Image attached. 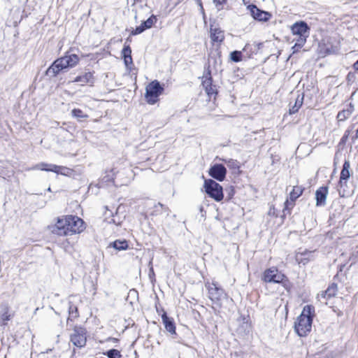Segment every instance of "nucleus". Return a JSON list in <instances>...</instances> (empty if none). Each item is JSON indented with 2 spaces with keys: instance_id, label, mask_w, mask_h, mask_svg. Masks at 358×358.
<instances>
[{
  "instance_id": "obj_1",
  "label": "nucleus",
  "mask_w": 358,
  "mask_h": 358,
  "mask_svg": "<svg viewBox=\"0 0 358 358\" xmlns=\"http://www.w3.org/2000/svg\"><path fill=\"white\" fill-rule=\"evenodd\" d=\"M84 221L74 215H64L57 219L52 231L59 236L79 234L85 229Z\"/></svg>"
},
{
  "instance_id": "obj_2",
  "label": "nucleus",
  "mask_w": 358,
  "mask_h": 358,
  "mask_svg": "<svg viewBox=\"0 0 358 358\" xmlns=\"http://www.w3.org/2000/svg\"><path fill=\"white\" fill-rule=\"evenodd\" d=\"M315 316L314 306L306 305L303 308L301 313L294 322V330L299 336H306L311 331Z\"/></svg>"
},
{
  "instance_id": "obj_3",
  "label": "nucleus",
  "mask_w": 358,
  "mask_h": 358,
  "mask_svg": "<svg viewBox=\"0 0 358 358\" xmlns=\"http://www.w3.org/2000/svg\"><path fill=\"white\" fill-rule=\"evenodd\" d=\"M290 30L294 36L292 43H294V45L292 47V53H295L306 43L310 34V27L306 22L298 21L291 26Z\"/></svg>"
},
{
  "instance_id": "obj_4",
  "label": "nucleus",
  "mask_w": 358,
  "mask_h": 358,
  "mask_svg": "<svg viewBox=\"0 0 358 358\" xmlns=\"http://www.w3.org/2000/svg\"><path fill=\"white\" fill-rule=\"evenodd\" d=\"M78 62L79 57L77 55H65L55 60L48 69L46 73L49 76H55L64 69L74 67Z\"/></svg>"
},
{
  "instance_id": "obj_5",
  "label": "nucleus",
  "mask_w": 358,
  "mask_h": 358,
  "mask_svg": "<svg viewBox=\"0 0 358 358\" xmlns=\"http://www.w3.org/2000/svg\"><path fill=\"white\" fill-rule=\"evenodd\" d=\"M203 187L206 192L210 197L216 201H220L224 198L222 187L215 181L211 179L204 180Z\"/></svg>"
},
{
  "instance_id": "obj_6",
  "label": "nucleus",
  "mask_w": 358,
  "mask_h": 358,
  "mask_svg": "<svg viewBox=\"0 0 358 358\" xmlns=\"http://www.w3.org/2000/svg\"><path fill=\"white\" fill-rule=\"evenodd\" d=\"M145 98L149 104H154L158 101V97L162 94L163 87L157 80L151 82L145 88Z\"/></svg>"
},
{
  "instance_id": "obj_7",
  "label": "nucleus",
  "mask_w": 358,
  "mask_h": 358,
  "mask_svg": "<svg viewBox=\"0 0 358 358\" xmlns=\"http://www.w3.org/2000/svg\"><path fill=\"white\" fill-rule=\"evenodd\" d=\"M31 169L51 171L64 176H69L72 171L70 169L64 166H57L44 162L38 163L34 165L32 168H31Z\"/></svg>"
},
{
  "instance_id": "obj_8",
  "label": "nucleus",
  "mask_w": 358,
  "mask_h": 358,
  "mask_svg": "<svg viewBox=\"0 0 358 358\" xmlns=\"http://www.w3.org/2000/svg\"><path fill=\"white\" fill-rule=\"evenodd\" d=\"M285 278V275L275 267L266 269L263 274V280L266 282L280 283Z\"/></svg>"
},
{
  "instance_id": "obj_9",
  "label": "nucleus",
  "mask_w": 358,
  "mask_h": 358,
  "mask_svg": "<svg viewBox=\"0 0 358 358\" xmlns=\"http://www.w3.org/2000/svg\"><path fill=\"white\" fill-rule=\"evenodd\" d=\"M208 294L210 299L219 306L221 301L227 297L224 290L215 284L212 283L208 287Z\"/></svg>"
},
{
  "instance_id": "obj_10",
  "label": "nucleus",
  "mask_w": 358,
  "mask_h": 358,
  "mask_svg": "<svg viewBox=\"0 0 358 358\" xmlns=\"http://www.w3.org/2000/svg\"><path fill=\"white\" fill-rule=\"evenodd\" d=\"M86 332L83 328H75L71 335V341L75 346L82 348L86 344Z\"/></svg>"
},
{
  "instance_id": "obj_11",
  "label": "nucleus",
  "mask_w": 358,
  "mask_h": 358,
  "mask_svg": "<svg viewBox=\"0 0 358 358\" xmlns=\"http://www.w3.org/2000/svg\"><path fill=\"white\" fill-rule=\"evenodd\" d=\"M247 8L251 16L260 22H267L272 16L270 13L259 9L255 5H248Z\"/></svg>"
},
{
  "instance_id": "obj_12",
  "label": "nucleus",
  "mask_w": 358,
  "mask_h": 358,
  "mask_svg": "<svg viewBox=\"0 0 358 358\" xmlns=\"http://www.w3.org/2000/svg\"><path fill=\"white\" fill-rule=\"evenodd\" d=\"M295 258L299 264L306 265L310 261H313L315 259V254L313 251L299 250L296 252Z\"/></svg>"
},
{
  "instance_id": "obj_13",
  "label": "nucleus",
  "mask_w": 358,
  "mask_h": 358,
  "mask_svg": "<svg viewBox=\"0 0 358 358\" xmlns=\"http://www.w3.org/2000/svg\"><path fill=\"white\" fill-rule=\"evenodd\" d=\"M208 173L218 181H223L226 176L227 170L222 164H215L210 169Z\"/></svg>"
},
{
  "instance_id": "obj_14",
  "label": "nucleus",
  "mask_w": 358,
  "mask_h": 358,
  "mask_svg": "<svg viewBox=\"0 0 358 358\" xmlns=\"http://www.w3.org/2000/svg\"><path fill=\"white\" fill-rule=\"evenodd\" d=\"M210 38L213 43H221L224 39V33L216 25L210 24Z\"/></svg>"
},
{
  "instance_id": "obj_15",
  "label": "nucleus",
  "mask_w": 358,
  "mask_h": 358,
  "mask_svg": "<svg viewBox=\"0 0 358 358\" xmlns=\"http://www.w3.org/2000/svg\"><path fill=\"white\" fill-rule=\"evenodd\" d=\"M327 194L328 188L327 187H321L316 191V206H324L325 204Z\"/></svg>"
},
{
  "instance_id": "obj_16",
  "label": "nucleus",
  "mask_w": 358,
  "mask_h": 358,
  "mask_svg": "<svg viewBox=\"0 0 358 358\" xmlns=\"http://www.w3.org/2000/svg\"><path fill=\"white\" fill-rule=\"evenodd\" d=\"M94 77L92 73L87 72L83 75L77 76L73 82L80 83L81 85H85L87 84L92 85L94 83Z\"/></svg>"
},
{
  "instance_id": "obj_17",
  "label": "nucleus",
  "mask_w": 358,
  "mask_h": 358,
  "mask_svg": "<svg viewBox=\"0 0 358 358\" xmlns=\"http://www.w3.org/2000/svg\"><path fill=\"white\" fill-rule=\"evenodd\" d=\"M163 323L164 324L165 329L170 332L171 334L176 333V327L173 323V321L171 318L167 317L166 313H164L162 316Z\"/></svg>"
},
{
  "instance_id": "obj_18",
  "label": "nucleus",
  "mask_w": 358,
  "mask_h": 358,
  "mask_svg": "<svg viewBox=\"0 0 358 358\" xmlns=\"http://www.w3.org/2000/svg\"><path fill=\"white\" fill-rule=\"evenodd\" d=\"M337 292V287L336 285H332L329 286L327 290L324 292H322L320 294V296L324 299H329L332 296H334L336 294Z\"/></svg>"
},
{
  "instance_id": "obj_19",
  "label": "nucleus",
  "mask_w": 358,
  "mask_h": 358,
  "mask_svg": "<svg viewBox=\"0 0 358 358\" xmlns=\"http://www.w3.org/2000/svg\"><path fill=\"white\" fill-rule=\"evenodd\" d=\"M350 164L348 162H345L343 164V169L341 173L340 177V183L343 185V181H345L350 177Z\"/></svg>"
},
{
  "instance_id": "obj_20",
  "label": "nucleus",
  "mask_w": 358,
  "mask_h": 358,
  "mask_svg": "<svg viewBox=\"0 0 358 358\" xmlns=\"http://www.w3.org/2000/svg\"><path fill=\"white\" fill-rule=\"evenodd\" d=\"M303 189L300 186H294L292 192L289 193L290 199L294 201L299 198L303 193Z\"/></svg>"
},
{
  "instance_id": "obj_21",
  "label": "nucleus",
  "mask_w": 358,
  "mask_h": 358,
  "mask_svg": "<svg viewBox=\"0 0 358 358\" xmlns=\"http://www.w3.org/2000/svg\"><path fill=\"white\" fill-rule=\"evenodd\" d=\"M353 108L352 106H350V108L343 110L342 111L339 112L337 115V118L338 121H344L347 118H348L351 114L352 113Z\"/></svg>"
},
{
  "instance_id": "obj_22",
  "label": "nucleus",
  "mask_w": 358,
  "mask_h": 358,
  "mask_svg": "<svg viewBox=\"0 0 358 358\" xmlns=\"http://www.w3.org/2000/svg\"><path fill=\"white\" fill-rule=\"evenodd\" d=\"M71 114L73 117H76L79 121H83L88 117V115L79 108H74L72 110Z\"/></svg>"
},
{
  "instance_id": "obj_23",
  "label": "nucleus",
  "mask_w": 358,
  "mask_h": 358,
  "mask_svg": "<svg viewBox=\"0 0 358 358\" xmlns=\"http://www.w3.org/2000/svg\"><path fill=\"white\" fill-rule=\"evenodd\" d=\"M113 246L117 250H124L127 249L128 243L124 241H115L113 243Z\"/></svg>"
},
{
  "instance_id": "obj_24",
  "label": "nucleus",
  "mask_w": 358,
  "mask_h": 358,
  "mask_svg": "<svg viewBox=\"0 0 358 358\" xmlns=\"http://www.w3.org/2000/svg\"><path fill=\"white\" fill-rule=\"evenodd\" d=\"M230 59L235 62L242 60V53L241 51H234L230 54Z\"/></svg>"
},
{
  "instance_id": "obj_25",
  "label": "nucleus",
  "mask_w": 358,
  "mask_h": 358,
  "mask_svg": "<svg viewBox=\"0 0 358 358\" xmlns=\"http://www.w3.org/2000/svg\"><path fill=\"white\" fill-rule=\"evenodd\" d=\"M104 355H106L108 358H120L121 357L120 351L115 349L110 350Z\"/></svg>"
},
{
  "instance_id": "obj_26",
  "label": "nucleus",
  "mask_w": 358,
  "mask_h": 358,
  "mask_svg": "<svg viewBox=\"0 0 358 358\" xmlns=\"http://www.w3.org/2000/svg\"><path fill=\"white\" fill-rule=\"evenodd\" d=\"M156 22V18L154 16H151L149 17L147 20L143 22V27H145L146 29H149L152 27V26L154 24V23Z\"/></svg>"
},
{
  "instance_id": "obj_27",
  "label": "nucleus",
  "mask_w": 358,
  "mask_h": 358,
  "mask_svg": "<svg viewBox=\"0 0 358 358\" xmlns=\"http://www.w3.org/2000/svg\"><path fill=\"white\" fill-rule=\"evenodd\" d=\"M10 319V315L8 314V311H4L0 316V321L3 324H6Z\"/></svg>"
},
{
  "instance_id": "obj_28",
  "label": "nucleus",
  "mask_w": 358,
  "mask_h": 358,
  "mask_svg": "<svg viewBox=\"0 0 358 358\" xmlns=\"http://www.w3.org/2000/svg\"><path fill=\"white\" fill-rule=\"evenodd\" d=\"M213 1L218 10H222L224 4L227 3V0H213Z\"/></svg>"
},
{
  "instance_id": "obj_29",
  "label": "nucleus",
  "mask_w": 358,
  "mask_h": 358,
  "mask_svg": "<svg viewBox=\"0 0 358 358\" xmlns=\"http://www.w3.org/2000/svg\"><path fill=\"white\" fill-rule=\"evenodd\" d=\"M146 28L143 27V24L142 23L140 26L137 27L134 30L131 31L132 35H137L142 33Z\"/></svg>"
},
{
  "instance_id": "obj_30",
  "label": "nucleus",
  "mask_w": 358,
  "mask_h": 358,
  "mask_svg": "<svg viewBox=\"0 0 358 358\" xmlns=\"http://www.w3.org/2000/svg\"><path fill=\"white\" fill-rule=\"evenodd\" d=\"M123 58L125 66H127V69H130V66L132 65L133 63L131 56L123 57Z\"/></svg>"
},
{
  "instance_id": "obj_31",
  "label": "nucleus",
  "mask_w": 358,
  "mask_h": 358,
  "mask_svg": "<svg viewBox=\"0 0 358 358\" xmlns=\"http://www.w3.org/2000/svg\"><path fill=\"white\" fill-rule=\"evenodd\" d=\"M123 57L131 56V50L129 45L124 46L122 52Z\"/></svg>"
},
{
  "instance_id": "obj_32",
  "label": "nucleus",
  "mask_w": 358,
  "mask_h": 358,
  "mask_svg": "<svg viewBox=\"0 0 358 358\" xmlns=\"http://www.w3.org/2000/svg\"><path fill=\"white\" fill-rule=\"evenodd\" d=\"M347 79L349 83H353L355 79V73H349Z\"/></svg>"
},
{
  "instance_id": "obj_33",
  "label": "nucleus",
  "mask_w": 358,
  "mask_h": 358,
  "mask_svg": "<svg viewBox=\"0 0 358 358\" xmlns=\"http://www.w3.org/2000/svg\"><path fill=\"white\" fill-rule=\"evenodd\" d=\"M303 97H300L299 96H298V97L296 99L294 106H299V107H301L303 103Z\"/></svg>"
},
{
  "instance_id": "obj_34",
  "label": "nucleus",
  "mask_w": 358,
  "mask_h": 358,
  "mask_svg": "<svg viewBox=\"0 0 358 358\" xmlns=\"http://www.w3.org/2000/svg\"><path fill=\"white\" fill-rule=\"evenodd\" d=\"M300 108V107H299V106H294L290 110H289V113L290 114H293V113H296L299 109Z\"/></svg>"
},
{
  "instance_id": "obj_35",
  "label": "nucleus",
  "mask_w": 358,
  "mask_h": 358,
  "mask_svg": "<svg viewBox=\"0 0 358 358\" xmlns=\"http://www.w3.org/2000/svg\"><path fill=\"white\" fill-rule=\"evenodd\" d=\"M355 69L358 71V60L353 65Z\"/></svg>"
},
{
  "instance_id": "obj_36",
  "label": "nucleus",
  "mask_w": 358,
  "mask_h": 358,
  "mask_svg": "<svg viewBox=\"0 0 358 358\" xmlns=\"http://www.w3.org/2000/svg\"><path fill=\"white\" fill-rule=\"evenodd\" d=\"M357 134H358V129H357Z\"/></svg>"
}]
</instances>
